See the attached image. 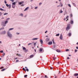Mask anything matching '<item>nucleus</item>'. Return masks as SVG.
I'll return each mask as SVG.
<instances>
[{
    "label": "nucleus",
    "instance_id": "393cba45",
    "mask_svg": "<svg viewBox=\"0 0 78 78\" xmlns=\"http://www.w3.org/2000/svg\"><path fill=\"white\" fill-rule=\"evenodd\" d=\"M36 43L35 42L34 44V47H36Z\"/></svg>",
    "mask_w": 78,
    "mask_h": 78
},
{
    "label": "nucleus",
    "instance_id": "052dcab7",
    "mask_svg": "<svg viewBox=\"0 0 78 78\" xmlns=\"http://www.w3.org/2000/svg\"><path fill=\"white\" fill-rule=\"evenodd\" d=\"M66 18H65L64 19V20H66Z\"/></svg>",
    "mask_w": 78,
    "mask_h": 78
},
{
    "label": "nucleus",
    "instance_id": "f704fd0d",
    "mask_svg": "<svg viewBox=\"0 0 78 78\" xmlns=\"http://www.w3.org/2000/svg\"><path fill=\"white\" fill-rule=\"evenodd\" d=\"M27 75H25L24 76V78H26V77H27Z\"/></svg>",
    "mask_w": 78,
    "mask_h": 78
},
{
    "label": "nucleus",
    "instance_id": "13d9d810",
    "mask_svg": "<svg viewBox=\"0 0 78 78\" xmlns=\"http://www.w3.org/2000/svg\"><path fill=\"white\" fill-rule=\"evenodd\" d=\"M76 49H78V47H76Z\"/></svg>",
    "mask_w": 78,
    "mask_h": 78
},
{
    "label": "nucleus",
    "instance_id": "864d4df0",
    "mask_svg": "<svg viewBox=\"0 0 78 78\" xmlns=\"http://www.w3.org/2000/svg\"><path fill=\"white\" fill-rule=\"evenodd\" d=\"M52 69H53V68H52L51 67H50V69H51V70H52Z\"/></svg>",
    "mask_w": 78,
    "mask_h": 78
},
{
    "label": "nucleus",
    "instance_id": "aec40b11",
    "mask_svg": "<svg viewBox=\"0 0 78 78\" xmlns=\"http://www.w3.org/2000/svg\"><path fill=\"white\" fill-rule=\"evenodd\" d=\"M23 70H24V71H25V72H26V70H25V68H23Z\"/></svg>",
    "mask_w": 78,
    "mask_h": 78
},
{
    "label": "nucleus",
    "instance_id": "49530a36",
    "mask_svg": "<svg viewBox=\"0 0 78 78\" xmlns=\"http://www.w3.org/2000/svg\"><path fill=\"white\" fill-rule=\"evenodd\" d=\"M42 4V3H41V2H40V3H39V5H41Z\"/></svg>",
    "mask_w": 78,
    "mask_h": 78
},
{
    "label": "nucleus",
    "instance_id": "ea45409f",
    "mask_svg": "<svg viewBox=\"0 0 78 78\" xmlns=\"http://www.w3.org/2000/svg\"><path fill=\"white\" fill-rule=\"evenodd\" d=\"M19 61L18 60H17L16 61V62H19Z\"/></svg>",
    "mask_w": 78,
    "mask_h": 78
},
{
    "label": "nucleus",
    "instance_id": "338daca9",
    "mask_svg": "<svg viewBox=\"0 0 78 78\" xmlns=\"http://www.w3.org/2000/svg\"><path fill=\"white\" fill-rule=\"evenodd\" d=\"M33 0H30V1H31V2H33Z\"/></svg>",
    "mask_w": 78,
    "mask_h": 78
},
{
    "label": "nucleus",
    "instance_id": "e433bc0d",
    "mask_svg": "<svg viewBox=\"0 0 78 78\" xmlns=\"http://www.w3.org/2000/svg\"><path fill=\"white\" fill-rule=\"evenodd\" d=\"M53 60H55V59H56V58L55 57H54L53 58Z\"/></svg>",
    "mask_w": 78,
    "mask_h": 78
},
{
    "label": "nucleus",
    "instance_id": "a19ab883",
    "mask_svg": "<svg viewBox=\"0 0 78 78\" xmlns=\"http://www.w3.org/2000/svg\"><path fill=\"white\" fill-rule=\"evenodd\" d=\"M32 44V43H29L28 44V45H31Z\"/></svg>",
    "mask_w": 78,
    "mask_h": 78
},
{
    "label": "nucleus",
    "instance_id": "f03ea898",
    "mask_svg": "<svg viewBox=\"0 0 78 78\" xmlns=\"http://www.w3.org/2000/svg\"><path fill=\"white\" fill-rule=\"evenodd\" d=\"M7 35H8V36H9L10 37H12V34H11L9 32H7Z\"/></svg>",
    "mask_w": 78,
    "mask_h": 78
},
{
    "label": "nucleus",
    "instance_id": "cd10ccee",
    "mask_svg": "<svg viewBox=\"0 0 78 78\" xmlns=\"http://www.w3.org/2000/svg\"><path fill=\"white\" fill-rule=\"evenodd\" d=\"M42 51V49L40 48V51Z\"/></svg>",
    "mask_w": 78,
    "mask_h": 78
},
{
    "label": "nucleus",
    "instance_id": "de8ad7c7",
    "mask_svg": "<svg viewBox=\"0 0 78 78\" xmlns=\"http://www.w3.org/2000/svg\"><path fill=\"white\" fill-rule=\"evenodd\" d=\"M35 9H37V7H36L35 8Z\"/></svg>",
    "mask_w": 78,
    "mask_h": 78
},
{
    "label": "nucleus",
    "instance_id": "37998d69",
    "mask_svg": "<svg viewBox=\"0 0 78 78\" xmlns=\"http://www.w3.org/2000/svg\"><path fill=\"white\" fill-rule=\"evenodd\" d=\"M4 3H5V4H6V3H7V2H6V1H5Z\"/></svg>",
    "mask_w": 78,
    "mask_h": 78
},
{
    "label": "nucleus",
    "instance_id": "3c124183",
    "mask_svg": "<svg viewBox=\"0 0 78 78\" xmlns=\"http://www.w3.org/2000/svg\"><path fill=\"white\" fill-rule=\"evenodd\" d=\"M78 50H77L76 49L75 50V52H76Z\"/></svg>",
    "mask_w": 78,
    "mask_h": 78
},
{
    "label": "nucleus",
    "instance_id": "f3484780",
    "mask_svg": "<svg viewBox=\"0 0 78 78\" xmlns=\"http://www.w3.org/2000/svg\"><path fill=\"white\" fill-rule=\"evenodd\" d=\"M16 2H13V3H12V5H16Z\"/></svg>",
    "mask_w": 78,
    "mask_h": 78
},
{
    "label": "nucleus",
    "instance_id": "e2e57ef3",
    "mask_svg": "<svg viewBox=\"0 0 78 78\" xmlns=\"http://www.w3.org/2000/svg\"><path fill=\"white\" fill-rule=\"evenodd\" d=\"M57 63L58 64H59V62H57Z\"/></svg>",
    "mask_w": 78,
    "mask_h": 78
},
{
    "label": "nucleus",
    "instance_id": "6e6d98bb",
    "mask_svg": "<svg viewBox=\"0 0 78 78\" xmlns=\"http://www.w3.org/2000/svg\"><path fill=\"white\" fill-rule=\"evenodd\" d=\"M2 13H1V12H0V16H1V15H2Z\"/></svg>",
    "mask_w": 78,
    "mask_h": 78
},
{
    "label": "nucleus",
    "instance_id": "a211bd4d",
    "mask_svg": "<svg viewBox=\"0 0 78 78\" xmlns=\"http://www.w3.org/2000/svg\"><path fill=\"white\" fill-rule=\"evenodd\" d=\"M72 35V34L71 33H69V36H71Z\"/></svg>",
    "mask_w": 78,
    "mask_h": 78
},
{
    "label": "nucleus",
    "instance_id": "ddd939ff",
    "mask_svg": "<svg viewBox=\"0 0 78 78\" xmlns=\"http://www.w3.org/2000/svg\"><path fill=\"white\" fill-rule=\"evenodd\" d=\"M56 51H57V52H60V51H60V50H59V49H57Z\"/></svg>",
    "mask_w": 78,
    "mask_h": 78
},
{
    "label": "nucleus",
    "instance_id": "4468645a",
    "mask_svg": "<svg viewBox=\"0 0 78 78\" xmlns=\"http://www.w3.org/2000/svg\"><path fill=\"white\" fill-rule=\"evenodd\" d=\"M70 23L71 24H73V20H71L70 21Z\"/></svg>",
    "mask_w": 78,
    "mask_h": 78
},
{
    "label": "nucleus",
    "instance_id": "a18cd8bd",
    "mask_svg": "<svg viewBox=\"0 0 78 78\" xmlns=\"http://www.w3.org/2000/svg\"><path fill=\"white\" fill-rule=\"evenodd\" d=\"M63 12L62 11V10H61V11H60V13H62V12Z\"/></svg>",
    "mask_w": 78,
    "mask_h": 78
},
{
    "label": "nucleus",
    "instance_id": "1a4fd4ad",
    "mask_svg": "<svg viewBox=\"0 0 78 78\" xmlns=\"http://www.w3.org/2000/svg\"><path fill=\"white\" fill-rule=\"evenodd\" d=\"M74 76H78V73H75L74 74Z\"/></svg>",
    "mask_w": 78,
    "mask_h": 78
},
{
    "label": "nucleus",
    "instance_id": "c03bdc74",
    "mask_svg": "<svg viewBox=\"0 0 78 78\" xmlns=\"http://www.w3.org/2000/svg\"><path fill=\"white\" fill-rule=\"evenodd\" d=\"M69 17V16H67L66 17V19H68V18Z\"/></svg>",
    "mask_w": 78,
    "mask_h": 78
},
{
    "label": "nucleus",
    "instance_id": "423d86ee",
    "mask_svg": "<svg viewBox=\"0 0 78 78\" xmlns=\"http://www.w3.org/2000/svg\"><path fill=\"white\" fill-rule=\"evenodd\" d=\"M52 44V41H50L48 42V45H51Z\"/></svg>",
    "mask_w": 78,
    "mask_h": 78
},
{
    "label": "nucleus",
    "instance_id": "4be33fe9",
    "mask_svg": "<svg viewBox=\"0 0 78 78\" xmlns=\"http://www.w3.org/2000/svg\"><path fill=\"white\" fill-rule=\"evenodd\" d=\"M0 11H5V10H4L2 8H0Z\"/></svg>",
    "mask_w": 78,
    "mask_h": 78
},
{
    "label": "nucleus",
    "instance_id": "5fc2aeb1",
    "mask_svg": "<svg viewBox=\"0 0 78 78\" xmlns=\"http://www.w3.org/2000/svg\"><path fill=\"white\" fill-rule=\"evenodd\" d=\"M48 31H47V30H46L45 32V33H47L48 32Z\"/></svg>",
    "mask_w": 78,
    "mask_h": 78
},
{
    "label": "nucleus",
    "instance_id": "7ed1b4c3",
    "mask_svg": "<svg viewBox=\"0 0 78 78\" xmlns=\"http://www.w3.org/2000/svg\"><path fill=\"white\" fill-rule=\"evenodd\" d=\"M24 3V1H22L20 2H18V5H22V3Z\"/></svg>",
    "mask_w": 78,
    "mask_h": 78
},
{
    "label": "nucleus",
    "instance_id": "c85d7f7f",
    "mask_svg": "<svg viewBox=\"0 0 78 78\" xmlns=\"http://www.w3.org/2000/svg\"><path fill=\"white\" fill-rule=\"evenodd\" d=\"M69 51V49H66V51Z\"/></svg>",
    "mask_w": 78,
    "mask_h": 78
},
{
    "label": "nucleus",
    "instance_id": "c756f323",
    "mask_svg": "<svg viewBox=\"0 0 78 78\" xmlns=\"http://www.w3.org/2000/svg\"><path fill=\"white\" fill-rule=\"evenodd\" d=\"M68 6H69V7H71V5H70V4H68Z\"/></svg>",
    "mask_w": 78,
    "mask_h": 78
},
{
    "label": "nucleus",
    "instance_id": "2eb2a0df",
    "mask_svg": "<svg viewBox=\"0 0 78 78\" xmlns=\"http://www.w3.org/2000/svg\"><path fill=\"white\" fill-rule=\"evenodd\" d=\"M23 47V50H26V48H25V47Z\"/></svg>",
    "mask_w": 78,
    "mask_h": 78
},
{
    "label": "nucleus",
    "instance_id": "b1692460",
    "mask_svg": "<svg viewBox=\"0 0 78 78\" xmlns=\"http://www.w3.org/2000/svg\"><path fill=\"white\" fill-rule=\"evenodd\" d=\"M52 42H53V44H55V41H54V39H52Z\"/></svg>",
    "mask_w": 78,
    "mask_h": 78
},
{
    "label": "nucleus",
    "instance_id": "603ef678",
    "mask_svg": "<svg viewBox=\"0 0 78 78\" xmlns=\"http://www.w3.org/2000/svg\"><path fill=\"white\" fill-rule=\"evenodd\" d=\"M16 34H17L18 35H19V33H16Z\"/></svg>",
    "mask_w": 78,
    "mask_h": 78
},
{
    "label": "nucleus",
    "instance_id": "69168bd1",
    "mask_svg": "<svg viewBox=\"0 0 78 78\" xmlns=\"http://www.w3.org/2000/svg\"><path fill=\"white\" fill-rule=\"evenodd\" d=\"M57 77L56 76H55V78H56Z\"/></svg>",
    "mask_w": 78,
    "mask_h": 78
},
{
    "label": "nucleus",
    "instance_id": "680f3d73",
    "mask_svg": "<svg viewBox=\"0 0 78 78\" xmlns=\"http://www.w3.org/2000/svg\"><path fill=\"white\" fill-rule=\"evenodd\" d=\"M15 59H17V58H14Z\"/></svg>",
    "mask_w": 78,
    "mask_h": 78
},
{
    "label": "nucleus",
    "instance_id": "f257e3e1",
    "mask_svg": "<svg viewBox=\"0 0 78 78\" xmlns=\"http://www.w3.org/2000/svg\"><path fill=\"white\" fill-rule=\"evenodd\" d=\"M67 25V26L66 28V30L67 31H68L70 28V25L69 24H68Z\"/></svg>",
    "mask_w": 78,
    "mask_h": 78
},
{
    "label": "nucleus",
    "instance_id": "72a5a7b5",
    "mask_svg": "<svg viewBox=\"0 0 78 78\" xmlns=\"http://www.w3.org/2000/svg\"><path fill=\"white\" fill-rule=\"evenodd\" d=\"M0 53H3V51H0Z\"/></svg>",
    "mask_w": 78,
    "mask_h": 78
},
{
    "label": "nucleus",
    "instance_id": "412c9836",
    "mask_svg": "<svg viewBox=\"0 0 78 78\" xmlns=\"http://www.w3.org/2000/svg\"><path fill=\"white\" fill-rule=\"evenodd\" d=\"M37 38H34L32 39V40H37Z\"/></svg>",
    "mask_w": 78,
    "mask_h": 78
},
{
    "label": "nucleus",
    "instance_id": "9d476101",
    "mask_svg": "<svg viewBox=\"0 0 78 78\" xmlns=\"http://www.w3.org/2000/svg\"><path fill=\"white\" fill-rule=\"evenodd\" d=\"M34 56V55H31L30 56V58H33Z\"/></svg>",
    "mask_w": 78,
    "mask_h": 78
},
{
    "label": "nucleus",
    "instance_id": "473e14b6",
    "mask_svg": "<svg viewBox=\"0 0 78 78\" xmlns=\"http://www.w3.org/2000/svg\"><path fill=\"white\" fill-rule=\"evenodd\" d=\"M6 6H7V7H9V5L8 4H6Z\"/></svg>",
    "mask_w": 78,
    "mask_h": 78
},
{
    "label": "nucleus",
    "instance_id": "c9c22d12",
    "mask_svg": "<svg viewBox=\"0 0 78 78\" xmlns=\"http://www.w3.org/2000/svg\"><path fill=\"white\" fill-rule=\"evenodd\" d=\"M10 1H12V2H14V0H9Z\"/></svg>",
    "mask_w": 78,
    "mask_h": 78
},
{
    "label": "nucleus",
    "instance_id": "dca6fc26",
    "mask_svg": "<svg viewBox=\"0 0 78 78\" xmlns=\"http://www.w3.org/2000/svg\"><path fill=\"white\" fill-rule=\"evenodd\" d=\"M9 8H11V5L10 4L9 5Z\"/></svg>",
    "mask_w": 78,
    "mask_h": 78
},
{
    "label": "nucleus",
    "instance_id": "f8f14e48",
    "mask_svg": "<svg viewBox=\"0 0 78 78\" xmlns=\"http://www.w3.org/2000/svg\"><path fill=\"white\" fill-rule=\"evenodd\" d=\"M29 8V7H27L24 10V11H27V10Z\"/></svg>",
    "mask_w": 78,
    "mask_h": 78
},
{
    "label": "nucleus",
    "instance_id": "5701e85b",
    "mask_svg": "<svg viewBox=\"0 0 78 78\" xmlns=\"http://www.w3.org/2000/svg\"><path fill=\"white\" fill-rule=\"evenodd\" d=\"M13 29H14L13 28H10L9 29V31H10V30H13Z\"/></svg>",
    "mask_w": 78,
    "mask_h": 78
},
{
    "label": "nucleus",
    "instance_id": "9b49d317",
    "mask_svg": "<svg viewBox=\"0 0 78 78\" xmlns=\"http://www.w3.org/2000/svg\"><path fill=\"white\" fill-rule=\"evenodd\" d=\"M12 8H15V7H16V5H12Z\"/></svg>",
    "mask_w": 78,
    "mask_h": 78
},
{
    "label": "nucleus",
    "instance_id": "20e7f679",
    "mask_svg": "<svg viewBox=\"0 0 78 78\" xmlns=\"http://www.w3.org/2000/svg\"><path fill=\"white\" fill-rule=\"evenodd\" d=\"M6 33V32L5 30H4V31H2V34H5Z\"/></svg>",
    "mask_w": 78,
    "mask_h": 78
},
{
    "label": "nucleus",
    "instance_id": "58836bf2",
    "mask_svg": "<svg viewBox=\"0 0 78 78\" xmlns=\"http://www.w3.org/2000/svg\"><path fill=\"white\" fill-rule=\"evenodd\" d=\"M26 71H27V72H28L29 71V70L28 69H27Z\"/></svg>",
    "mask_w": 78,
    "mask_h": 78
},
{
    "label": "nucleus",
    "instance_id": "0e129e2a",
    "mask_svg": "<svg viewBox=\"0 0 78 78\" xmlns=\"http://www.w3.org/2000/svg\"><path fill=\"white\" fill-rule=\"evenodd\" d=\"M34 50L35 52L36 51V49H34Z\"/></svg>",
    "mask_w": 78,
    "mask_h": 78
},
{
    "label": "nucleus",
    "instance_id": "774afa93",
    "mask_svg": "<svg viewBox=\"0 0 78 78\" xmlns=\"http://www.w3.org/2000/svg\"><path fill=\"white\" fill-rule=\"evenodd\" d=\"M61 6H62V5H61Z\"/></svg>",
    "mask_w": 78,
    "mask_h": 78
},
{
    "label": "nucleus",
    "instance_id": "a878e982",
    "mask_svg": "<svg viewBox=\"0 0 78 78\" xmlns=\"http://www.w3.org/2000/svg\"><path fill=\"white\" fill-rule=\"evenodd\" d=\"M56 36H59V34H56Z\"/></svg>",
    "mask_w": 78,
    "mask_h": 78
},
{
    "label": "nucleus",
    "instance_id": "79ce46f5",
    "mask_svg": "<svg viewBox=\"0 0 78 78\" xmlns=\"http://www.w3.org/2000/svg\"><path fill=\"white\" fill-rule=\"evenodd\" d=\"M70 17H72V16H73L72 15V14H70Z\"/></svg>",
    "mask_w": 78,
    "mask_h": 78
},
{
    "label": "nucleus",
    "instance_id": "6e6552de",
    "mask_svg": "<svg viewBox=\"0 0 78 78\" xmlns=\"http://www.w3.org/2000/svg\"><path fill=\"white\" fill-rule=\"evenodd\" d=\"M50 41V39L48 38H47L46 39V41L48 42V41Z\"/></svg>",
    "mask_w": 78,
    "mask_h": 78
},
{
    "label": "nucleus",
    "instance_id": "2f4dec72",
    "mask_svg": "<svg viewBox=\"0 0 78 78\" xmlns=\"http://www.w3.org/2000/svg\"><path fill=\"white\" fill-rule=\"evenodd\" d=\"M8 21H6L5 22V24H6V23H8Z\"/></svg>",
    "mask_w": 78,
    "mask_h": 78
},
{
    "label": "nucleus",
    "instance_id": "0eeeda50",
    "mask_svg": "<svg viewBox=\"0 0 78 78\" xmlns=\"http://www.w3.org/2000/svg\"><path fill=\"white\" fill-rule=\"evenodd\" d=\"M62 37H63L62 35L61 34L60 37V39H61V40H62Z\"/></svg>",
    "mask_w": 78,
    "mask_h": 78
},
{
    "label": "nucleus",
    "instance_id": "bf43d9fd",
    "mask_svg": "<svg viewBox=\"0 0 78 78\" xmlns=\"http://www.w3.org/2000/svg\"><path fill=\"white\" fill-rule=\"evenodd\" d=\"M7 20H9V18H8L7 19Z\"/></svg>",
    "mask_w": 78,
    "mask_h": 78
},
{
    "label": "nucleus",
    "instance_id": "09e8293b",
    "mask_svg": "<svg viewBox=\"0 0 78 78\" xmlns=\"http://www.w3.org/2000/svg\"><path fill=\"white\" fill-rule=\"evenodd\" d=\"M25 52H27V51H28V50H27V49L25 50Z\"/></svg>",
    "mask_w": 78,
    "mask_h": 78
},
{
    "label": "nucleus",
    "instance_id": "4d7b16f0",
    "mask_svg": "<svg viewBox=\"0 0 78 78\" xmlns=\"http://www.w3.org/2000/svg\"><path fill=\"white\" fill-rule=\"evenodd\" d=\"M70 59V58H69V57H68L67 58V59Z\"/></svg>",
    "mask_w": 78,
    "mask_h": 78
},
{
    "label": "nucleus",
    "instance_id": "bb28decb",
    "mask_svg": "<svg viewBox=\"0 0 78 78\" xmlns=\"http://www.w3.org/2000/svg\"><path fill=\"white\" fill-rule=\"evenodd\" d=\"M8 13H5L4 14V16H5V15H7L8 14Z\"/></svg>",
    "mask_w": 78,
    "mask_h": 78
},
{
    "label": "nucleus",
    "instance_id": "8fccbe9b",
    "mask_svg": "<svg viewBox=\"0 0 78 78\" xmlns=\"http://www.w3.org/2000/svg\"><path fill=\"white\" fill-rule=\"evenodd\" d=\"M3 69V67L2 66L1 67V69Z\"/></svg>",
    "mask_w": 78,
    "mask_h": 78
},
{
    "label": "nucleus",
    "instance_id": "4c0bfd02",
    "mask_svg": "<svg viewBox=\"0 0 78 78\" xmlns=\"http://www.w3.org/2000/svg\"><path fill=\"white\" fill-rule=\"evenodd\" d=\"M5 53L3 52L2 54V55L3 56H5Z\"/></svg>",
    "mask_w": 78,
    "mask_h": 78
},
{
    "label": "nucleus",
    "instance_id": "39448f33",
    "mask_svg": "<svg viewBox=\"0 0 78 78\" xmlns=\"http://www.w3.org/2000/svg\"><path fill=\"white\" fill-rule=\"evenodd\" d=\"M40 42L41 43V45H42V44H43V41H42V39H41L40 40Z\"/></svg>",
    "mask_w": 78,
    "mask_h": 78
},
{
    "label": "nucleus",
    "instance_id": "7c9ffc66",
    "mask_svg": "<svg viewBox=\"0 0 78 78\" xmlns=\"http://www.w3.org/2000/svg\"><path fill=\"white\" fill-rule=\"evenodd\" d=\"M20 16H23V14L21 13L20 15Z\"/></svg>",
    "mask_w": 78,
    "mask_h": 78
},
{
    "label": "nucleus",
    "instance_id": "6ab92c4d",
    "mask_svg": "<svg viewBox=\"0 0 78 78\" xmlns=\"http://www.w3.org/2000/svg\"><path fill=\"white\" fill-rule=\"evenodd\" d=\"M5 68L1 70V71H2V72L5 71Z\"/></svg>",
    "mask_w": 78,
    "mask_h": 78
}]
</instances>
